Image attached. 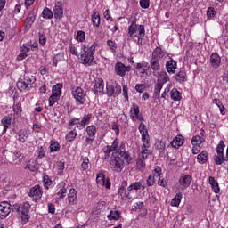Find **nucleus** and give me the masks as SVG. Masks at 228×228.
I'll use <instances>...</instances> for the list:
<instances>
[{
	"label": "nucleus",
	"mask_w": 228,
	"mask_h": 228,
	"mask_svg": "<svg viewBox=\"0 0 228 228\" xmlns=\"http://www.w3.org/2000/svg\"><path fill=\"white\" fill-rule=\"evenodd\" d=\"M113 151H117L118 154L120 152V151H126V150L118 149V139L114 140L111 146H108L105 152L107 154H110V152H113Z\"/></svg>",
	"instance_id": "obj_32"
},
{
	"label": "nucleus",
	"mask_w": 228,
	"mask_h": 228,
	"mask_svg": "<svg viewBox=\"0 0 228 228\" xmlns=\"http://www.w3.org/2000/svg\"><path fill=\"white\" fill-rule=\"evenodd\" d=\"M60 148L61 146L58 141H51L50 152H58V151H60Z\"/></svg>",
	"instance_id": "obj_47"
},
{
	"label": "nucleus",
	"mask_w": 228,
	"mask_h": 228,
	"mask_svg": "<svg viewBox=\"0 0 228 228\" xmlns=\"http://www.w3.org/2000/svg\"><path fill=\"white\" fill-rule=\"evenodd\" d=\"M43 183L46 190H49V186H52L53 180L47 175H43Z\"/></svg>",
	"instance_id": "obj_46"
},
{
	"label": "nucleus",
	"mask_w": 228,
	"mask_h": 228,
	"mask_svg": "<svg viewBox=\"0 0 228 228\" xmlns=\"http://www.w3.org/2000/svg\"><path fill=\"white\" fill-rule=\"evenodd\" d=\"M208 184H210L214 193H220V185H218V182L215 179V177L210 176L208 178Z\"/></svg>",
	"instance_id": "obj_31"
},
{
	"label": "nucleus",
	"mask_w": 228,
	"mask_h": 228,
	"mask_svg": "<svg viewBox=\"0 0 228 228\" xmlns=\"http://www.w3.org/2000/svg\"><path fill=\"white\" fill-rule=\"evenodd\" d=\"M53 15L54 19L57 20H61L63 19V5L61 2H56L53 6Z\"/></svg>",
	"instance_id": "obj_16"
},
{
	"label": "nucleus",
	"mask_w": 228,
	"mask_h": 228,
	"mask_svg": "<svg viewBox=\"0 0 228 228\" xmlns=\"http://www.w3.org/2000/svg\"><path fill=\"white\" fill-rule=\"evenodd\" d=\"M23 158L24 156H22V153L20 151H16L12 154V161L15 165H20Z\"/></svg>",
	"instance_id": "obj_33"
},
{
	"label": "nucleus",
	"mask_w": 228,
	"mask_h": 228,
	"mask_svg": "<svg viewBox=\"0 0 228 228\" xmlns=\"http://www.w3.org/2000/svg\"><path fill=\"white\" fill-rule=\"evenodd\" d=\"M204 142H206V138H204V135L202 134L200 135L193 136L191 139L192 145H202Z\"/></svg>",
	"instance_id": "obj_37"
},
{
	"label": "nucleus",
	"mask_w": 228,
	"mask_h": 228,
	"mask_svg": "<svg viewBox=\"0 0 228 228\" xmlns=\"http://www.w3.org/2000/svg\"><path fill=\"white\" fill-rule=\"evenodd\" d=\"M57 190L59 199H65V197H67V184L64 182H61L57 185Z\"/></svg>",
	"instance_id": "obj_25"
},
{
	"label": "nucleus",
	"mask_w": 228,
	"mask_h": 228,
	"mask_svg": "<svg viewBox=\"0 0 228 228\" xmlns=\"http://www.w3.org/2000/svg\"><path fill=\"white\" fill-rule=\"evenodd\" d=\"M91 18L94 28H99V26H101V14H99V12L93 11Z\"/></svg>",
	"instance_id": "obj_27"
},
{
	"label": "nucleus",
	"mask_w": 228,
	"mask_h": 228,
	"mask_svg": "<svg viewBox=\"0 0 228 228\" xmlns=\"http://www.w3.org/2000/svg\"><path fill=\"white\" fill-rule=\"evenodd\" d=\"M92 119V114H86L82 118V124H85L86 126L87 124H90V120Z\"/></svg>",
	"instance_id": "obj_64"
},
{
	"label": "nucleus",
	"mask_w": 228,
	"mask_h": 228,
	"mask_svg": "<svg viewBox=\"0 0 228 228\" xmlns=\"http://www.w3.org/2000/svg\"><path fill=\"white\" fill-rule=\"evenodd\" d=\"M27 168H28L30 172H37L39 168L38 162L35 159H30L27 165Z\"/></svg>",
	"instance_id": "obj_39"
},
{
	"label": "nucleus",
	"mask_w": 228,
	"mask_h": 228,
	"mask_svg": "<svg viewBox=\"0 0 228 228\" xmlns=\"http://www.w3.org/2000/svg\"><path fill=\"white\" fill-rule=\"evenodd\" d=\"M29 51H31V45L25 44L20 47V52L21 53H20L18 55V58H27L28 53H29Z\"/></svg>",
	"instance_id": "obj_36"
},
{
	"label": "nucleus",
	"mask_w": 228,
	"mask_h": 228,
	"mask_svg": "<svg viewBox=\"0 0 228 228\" xmlns=\"http://www.w3.org/2000/svg\"><path fill=\"white\" fill-rule=\"evenodd\" d=\"M118 193L120 197V199L124 200V199H127L128 195L126 193V187L121 186L118 191Z\"/></svg>",
	"instance_id": "obj_57"
},
{
	"label": "nucleus",
	"mask_w": 228,
	"mask_h": 228,
	"mask_svg": "<svg viewBox=\"0 0 228 228\" xmlns=\"http://www.w3.org/2000/svg\"><path fill=\"white\" fill-rule=\"evenodd\" d=\"M58 101H60V96L52 94V95L49 97V106H54Z\"/></svg>",
	"instance_id": "obj_55"
},
{
	"label": "nucleus",
	"mask_w": 228,
	"mask_h": 228,
	"mask_svg": "<svg viewBox=\"0 0 228 228\" xmlns=\"http://www.w3.org/2000/svg\"><path fill=\"white\" fill-rule=\"evenodd\" d=\"M28 195L29 197H32L34 200H40V199H42V187L36 185L30 188Z\"/></svg>",
	"instance_id": "obj_15"
},
{
	"label": "nucleus",
	"mask_w": 228,
	"mask_h": 228,
	"mask_svg": "<svg viewBox=\"0 0 228 228\" xmlns=\"http://www.w3.org/2000/svg\"><path fill=\"white\" fill-rule=\"evenodd\" d=\"M12 213V204L6 201L0 202V218L4 219Z\"/></svg>",
	"instance_id": "obj_12"
},
{
	"label": "nucleus",
	"mask_w": 228,
	"mask_h": 228,
	"mask_svg": "<svg viewBox=\"0 0 228 228\" xmlns=\"http://www.w3.org/2000/svg\"><path fill=\"white\" fill-rule=\"evenodd\" d=\"M128 191H133L134 190L135 191H138V190H145V185L142 182H134L127 187Z\"/></svg>",
	"instance_id": "obj_29"
},
{
	"label": "nucleus",
	"mask_w": 228,
	"mask_h": 228,
	"mask_svg": "<svg viewBox=\"0 0 228 228\" xmlns=\"http://www.w3.org/2000/svg\"><path fill=\"white\" fill-rule=\"evenodd\" d=\"M94 58H84L81 59L80 63H83V65H86V67H90V65L95 63Z\"/></svg>",
	"instance_id": "obj_53"
},
{
	"label": "nucleus",
	"mask_w": 228,
	"mask_h": 228,
	"mask_svg": "<svg viewBox=\"0 0 228 228\" xmlns=\"http://www.w3.org/2000/svg\"><path fill=\"white\" fill-rule=\"evenodd\" d=\"M96 183L99 186H105L107 190L111 188V183L110 180H106L103 173H98L96 175Z\"/></svg>",
	"instance_id": "obj_17"
},
{
	"label": "nucleus",
	"mask_w": 228,
	"mask_h": 228,
	"mask_svg": "<svg viewBox=\"0 0 228 228\" xmlns=\"http://www.w3.org/2000/svg\"><path fill=\"white\" fill-rule=\"evenodd\" d=\"M87 136L86 138V142L87 143H92L94 140H95V134H97V127L95 126L91 125L86 127Z\"/></svg>",
	"instance_id": "obj_14"
},
{
	"label": "nucleus",
	"mask_w": 228,
	"mask_h": 228,
	"mask_svg": "<svg viewBox=\"0 0 228 228\" xmlns=\"http://www.w3.org/2000/svg\"><path fill=\"white\" fill-rule=\"evenodd\" d=\"M128 37L140 40L142 37H145V27L136 24V20L132 21L128 27Z\"/></svg>",
	"instance_id": "obj_3"
},
{
	"label": "nucleus",
	"mask_w": 228,
	"mask_h": 228,
	"mask_svg": "<svg viewBox=\"0 0 228 228\" xmlns=\"http://www.w3.org/2000/svg\"><path fill=\"white\" fill-rule=\"evenodd\" d=\"M15 209L19 212L22 224H28L29 221V210L31 209V205L25 202L20 205H15Z\"/></svg>",
	"instance_id": "obj_5"
},
{
	"label": "nucleus",
	"mask_w": 228,
	"mask_h": 228,
	"mask_svg": "<svg viewBox=\"0 0 228 228\" xmlns=\"http://www.w3.org/2000/svg\"><path fill=\"white\" fill-rule=\"evenodd\" d=\"M131 117L133 120H139L140 122H143V116L140 114V107L135 103L133 104L131 108Z\"/></svg>",
	"instance_id": "obj_19"
},
{
	"label": "nucleus",
	"mask_w": 228,
	"mask_h": 228,
	"mask_svg": "<svg viewBox=\"0 0 228 228\" xmlns=\"http://www.w3.org/2000/svg\"><path fill=\"white\" fill-rule=\"evenodd\" d=\"M76 38L77 42H84L85 40H86V33H85V31L78 30L77 32Z\"/></svg>",
	"instance_id": "obj_51"
},
{
	"label": "nucleus",
	"mask_w": 228,
	"mask_h": 228,
	"mask_svg": "<svg viewBox=\"0 0 228 228\" xmlns=\"http://www.w3.org/2000/svg\"><path fill=\"white\" fill-rule=\"evenodd\" d=\"M181 200H183V193L178 192L175 194V196L171 200V206L175 208H179V205L181 204Z\"/></svg>",
	"instance_id": "obj_35"
},
{
	"label": "nucleus",
	"mask_w": 228,
	"mask_h": 228,
	"mask_svg": "<svg viewBox=\"0 0 228 228\" xmlns=\"http://www.w3.org/2000/svg\"><path fill=\"white\" fill-rule=\"evenodd\" d=\"M155 183H156V176H154L153 175H150L146 182L147 186H154Z\"/></svg>",
	"instance_id": "obj_58"
},
{
	"label": "nucleus",
	"mask_w": 228,
	"mask_h": 228,
	"mask_svg": "<svg viewBox=\"0 0 228 228\" xmlns=\"http://www.w3.org/2000/svg\"><path fill=\"white\" fill-rule=\"evenodd\" d=\"M116 74L120 76V77H124L127 72L131 70V67L124 65L122 62L116 63L115 66Z\"/></svg>",
	"instance_id": "obj_13"
},
{
	"label": "nucleus",
	"mask_w": 228,
	"mask_h": 228,
	"mask_svg": "<svg viewBox=\"0 0 228 228\" xmlns=\"http://www.w3.org/2000/svg\"><path fill=\"white\" fill-rule=\"evenodd\" d=\"M106 90L109 97H118L122 93V87L117 82H107Z\"/></svg>",
	"instance_id": "obj_6"
},
{
	"label": "nucleus",
	"mask_w": 228,
	"mask_h": 228,
	"mask_svg": "<svg viewBox=\"0 0 228 228\" xmlns=\"http://www.w3.org/2000/svg\"><path fill=\"white\" fill-rule=\"evenodd\" d=\"M170 97L173 101H181V99H183L181 92H179V90H177L176 88H173L171 90Z\"/></svg>",
	"instance_id": "obj_38"
},
{
	"label": "nucleus",
	"mask_w": 228,
	"mask_h": 228,
	"mask_svg": "<svg viewBox=\"0 0 228 228\" xmlns=\"http://www.w3.org/2000/svg\"><path fill=\"white\" fill-rule=\"evenodd\" d=\"M162 169L159 166H155L153 169V176L154 177H161Z\"/></svg>",
	"instance_id": "obj_61"
},
{
	"label": "nucleus",
	"mask_w": 228,
	"mask_h": 228,
	"mask_svg": "<svg viewBox=\"0 0 228 228\" xmlns=\"http://www.w3.org/2000/svg\"><path fill=\"white\" fill-rule=\"evenodd\" d=\"M216 13V11H215L214 7H209L207 10V16L208 19H213V17H215Z\"/></svg>",
	"instance_id": "obj_62"
},
{
	"label": "nucleus",
	"mask_w": 228,
	"mask_h": 228,
	"mask_svg": "<svg viewBox=\"0 0 228 228\" xmlns=\"http://www.w3.org/2000/svg\"><path fill=\"white\" fill-rule=\"evenodd\" d=\"M93 92L96 95H102L104 94V80L102 78H96L93 82Z\"/></svg>",
	"instance_id": "obj_10"
},
{
	"label": "nucleus",
	"mask_w": 228,
	"mask_h": 228,
	"mask_svg": "<svg viewBox=\"0 0 228 228\" xmlns=\"http://www.w3.org/2000/svg\"><path fill=\"white\" fill-rule=\"evenodd\" d=\"M12 118H13V114L10 113L7 116H4L2 120H1V124L3 125V134H4L6 133V131H8V129H10V127L12 126Z\"/></svg>",
	"instance_id": "obj_18"
},
{
	"label": "nucleus",
	"mask_w": 228,
	"mask_h": 228,
	"mask_svg": "<svg viewBox=\"0 0 228 228\" xmlns=\"http://www.w3.org/2000/svg\"><path fill=\"white\" fill-rule=\"evenodd\" d=\"M36 20H37V12H32L28 13V17L26 18V24H25V29H27V31H29V29H31V26L35 24Z\"/></svg>",
	"instance_id": "obj_22"
},
{
	"label": "nucleus",
	"mask_w": 228,
	"mask_h": 228,
	"mask_svg": "<svg viewBox=\"0 0 228 228\" xmlns=\"http://www.w3.org/2000/svg\"><path fill=\"white\" fill-rule=\"evenodd\" d=\"M12 110L14 111V117L18 118L22 115V104L19 102L13 104Z\"/></svg>",
	"instance_id": "obj_34"
},
{
	"label": "nucleus",
	"mask_w": 228,
	"mask_h": 228,
	"mask_svg": "<svg viewBox=\"0 0 228 228\" xmlns=\"http://www.w3.org/2000/svg\"><path fill=\"white\" fill-rule=\"evenodd\" d=\"M108 220H120V212L118 210H110L107 216Z\"/></svg>",
	"instance_id": "obj_40"
},
{
	"label": "nucleus",
	"mask_w": 228,
	"mask_h": 228,
	"mask_svg": "<svg viewBox=\"0 0 228 228\" xmlns=\"http://www.w3.org/2000/svg\"><path fill=\"white\" fill-rule=\"evenodd\" d=\"M152 58H170L168 53L163 51L161 47H156L152 53Z\"/></svg>",
	"instance_id": "obj_24"
},
{
	"label": "nucleus",
	"mask_w": 228,
	"mask_h": 228,
	"mask_svg": "<svg viewBox=\"0 0 228 228\" xmlns=\"http://www.w3.org/2000/svg\"><path fill=\"white\" fill-rule=\"evenodd\" d=\"M95 55V45H92L89 48L86 45L81 47L80 58H94Z\"/></svg>",
	"instance_id": "obj_11"
},
{
	"label": "nucleus",
	"mask_w": 228,
	"mask_h": 228,
	"mask_svg": "<svg viewBox=\"0 0 228 228\" xmlns=\"http://www.w3.org/2000/svg\"><path fill=\"white\" fill-rule=\"evenodd\" d=\"M166 69L168 74H175V69H177V62H175V61L171 59L166 63Z\"/></svg>",
	"instance_id": "obj_30"
},
{
	"label": "nucleus",
	"mask_w": 228,
	"mask_h": 228,
	"mask_svg": "<svg viewBox=\"0 0 228 228\" xmlns=\"http://www.w3.org/2000/svg\"><path fill=\"white\" fill-rule=\"evenodd\" d=\"M30 131L28 129H22L20 130L17 133V140L18 142H20L21 143H24L28 138H29Z\"/></svg>",
	"instance_id": "obj_23"
},
{
	"label": "nucleus",
	"mask_w": 228,
	"mask_h": 228,
	"mask_svg": "<svg viewBox=\"0 0 228 228\" xmlns=\"http://www.w3.org/2000/svg\"><path fill=\"white\" fill-rule=\"evenodd\" d=\"M136 167L138 170H145V162L142 159H137L136 160Z\"/></svg>",
	"instance_id": "obj_59"
},
{
	"label": "nucleus",
	"mask_w": 228,
	"mask_h": 228,
	"mask_svg": "<svg viewBox=\"0 0 228 228\" xmlns=\"http://www.w3.org/2000/svg\"><path fill=\"white\" fill-rule=\"evenodd\" d=\"M61 88H63V84L58 83L53 87L52 94L61 97Z\"/></svg>",
	"instance_id": "obj_42"
},
{
	"label": "nucleus",
	"mask_w": 228,
	"mask_h": 228,
	"mask_svg": "<svg viewBox=\"0 0 228 228\" xmlns=\"http://www.w3.org/2000/svg\"><path fill=\"white\" fill-rule=\"evenodd\" d=\"M151 65L152 70H159L160 65H159V60L158 58H152L151 60Z\"/></svg>",
	"instance_id": "obj_49"
},
{
	"label": "nucleus",
	"mask_w": 228,
	"mask_h": 228,
	"mask_svg": "<svg viewBox=\"0 0 228 228\" xmlns=\"http://www.w3.org/2000/svg\"><path fill=\"white\" fill-rule=\"evenodd\" d=\"M197 160L200 165H204L208 161V151H202L197 157Z\"/></svg>",
	"instance_id": "obj_43"
},
{
	"label": "nucleus",
	"mask_w": 228,
	"mask_h": 228,
	"mask_svg": "<svg viewBox=\"0 0 228 228\" xmlns=\"http://www.w3.org/2000/svg\"><path fill=\"white\" fill-rule=\"evenodd\" d=\"M154 76L157 77L158 83H161L162 86L164 83H168V81H170L168 74H167L165 71L157 72L154 74Z\"/></svg>",
	"instance_id": "obj_26"
},
{
	"label": "nucleus",
	"mask_w": 228,
	"mask_h": 228,
	"mask_svg": "<svg viewBox=\"0 0 228 228\" xmlns=\"http://www.w3.org/2000/svg\"><path fill=\"white\" fill-rule=\"evenodd\" d=\"M146 88H147V86L145 84H137L135 86V90L139 94H143V92H145Z\"/></svg>",
	"instance_id": "obj_60"
},
{
	"label": "nucleus",
	"mask_w": 228,
	"mask_h": 228,
	"mask_svg": "<svg viewBox=\"0 0 228 228\" xmlns=\"http://www.w3.org/2000/svg\"><path fill=\"white\" fill-rule=\"evenodd\" d=\"M68 201L71 206H76V204H77V191H76V189H69L68 193Z\"/></svg>",
	"instance_id": "obj_21"
},
{
	"label": "nucleus",
	"mask_w": 228,
	"mask_h": 228,
	"mask_svg": "<svg viewBox=\"0 0 228 228\" xmlns=\"http://www.w3.org/2000/svg\"><path fill=\"white\" fill-rule=\"evenodd\" d=\"M131 117L133 120H139L140 122H143V116L140 114V107L135 103L133 104L131 108Z\"/></svg>",
	"instance_id": "obj_20"
},
{
	"label": "nucleus",
	"mask_w": 228,
	"mask_h": 228,
	"mask_svg": "<svg viewBox=\"0 0 228 228\" xmlns=\"http://www.w3.org/2000/svg\"><path fill=\"white\" fill-rule=\"evenodd\" d=\"M77 136V132H76L75 130L69 131L66 134V141L67 142H74V140H76Z\"/></svg>",
	"instance_id": "obj_48"
},
{
	"label": "nucleus",
	"mask_w": 228,
	"mask_h": 228,
	"mask_svg": "<svg viewBox=\"0 0 228 228\" xmlns=\"http://www.w3.org/2000/svg\"><path fill=\"white\" fill-rule=\"evenodd\" d=\"M184 145V137L183 135H176L175 139L171 141V146L174 149H179V147H183Z\"/></svg>",
	"instance_id": "obj_28"
},
{
	"label": "nucleus",
	"mask_w": 228,
	"mask_h": 228,
	"mask_svg": "<svg viewBox=\"0 0 228 228\" xmlns=\"http://www.w3.org/2000/svg\"><path fill=\"white\" fill-rule=\"evenodd\" d=\"M139 132L141 134V139L142 142V145L141 147V156L142 159H147L149 155L151 154V139L149 137V131L147 130V126L143 123H140L138 126Z\"/></svg>",
	"instance_id": "obj_2"
},
{
	"label": "nucleus",
	"mask_w": 228,
	"mask_h": 228,
	"mask_svg": "<svg viewBox=\"0 0 228 228\" xmlns=\"http://www.w3.org/2000/svg\"><path fill=\"white\" fill-rule=\"evenodd\" d=\"M107 45H108V47H110V49L112 53L117 52V43H115L113 40H111V39L108 40Z\"/></svg>",
	"instance_id": "obj_56"
},
{
	"label": "nucleus",
	"mask_w": 228,
	"mask_h": 228,
	"mask_svg": "<svg viewBox=\"0 0 228 228\" xmlns=\"http://www.w3.org/2000/svg\"><path fill=\"white\" fill-rule=\"evenodd\" d=\"M174 77L176 81H179V83H183L187 80L186 72L184 71H179L176 75L174 76Z\"/></svg>",
	"instance_id": "obj_44"
},
{
	"label": "nucleus",
	"mask_w": 228,
	"mask_h": 228,
	"mask_svg": "<svg viewBox=\"0 0 228 228\" xmlns=\"http://www.w3.org/2000/svg\"><path fill=\"white\" fill-rule=\"evenodd\" d=\"M42 15H43V19H53V11L51 9H49L48 7H45L43 12H42Z\"/></svg>",
	"instance_id": "obj_45"
},
{
	"label": "nucleus",
	"mask_w": 228,
	"mask_h": 228,
	"mask_svg": "<svg viewBox=\"0 0 228 228\" xmlns=\"http://www.w3.org/2000/svg\"><path fill=\"white\" fill-rule=\"evenodd\" d=\"M225 149V143L224 141H220L216 147V155L214 157V161L216 165H222L224 161H225V158L224 157V151Z\"/></svg>",
	"instance_id": "obj_7"
},
{
	"label": "nucleus",
	"mask_w": 228,
	"mask_h": 228,
	"mask_svg": "<svg viewBox=\"0 0 228 228\" xmlns=\"http://www.w3.org/2000/svg\"><path fill=\"white\" fill-rule=\"evenodd\" d=\"M81 161H82V163H81V168L83 169V170H88V168H89V165H90V159H88V158L87 157H82L81 158Z\"/></svg>",
	"instance_id": "obj_50"
},
{
	"label": "nucleus",
	"mask_w": 228,
	"mask_h": 228,
	"mask_svg": "<svg viewBox=\"0 0 228 228\" xmlns=\"http://www.w3.org/2000/svg\"><path fill=\"white\" fill-rule=\"evenodd\" d=\"M191 181H192L191 175L182 174L178 180V184H179L178 189L184 191L187 188H190V184H191Z\"/></svg>",
	"instance_id": "obj_9"
},
{
	"label": "nucleus",
	"mask_w": 228,
	"mask_h": 228,
	"mask_svg": "<svg viewBox=\"0 0 228 228\" xmlns=\"http://www.w3.org/2000/svg\"><path fill=\"white\" fill-rule=\"evenodd\" d=\"M210 63L214 69H218L222 63V60L220 58H212L210 59Z\"/></svg>",
	"instance_id": "obj_54"
},
{
	"label": "nucleus",
	"mask_w": 228,
	"mask_h": 228,
	"mask_svg": "<svg viewBox=\"0 0 228 228\" xmlns=\"http://www.w3.org/2000/svg\"><path fill=\"white\" fill-rule=\"evenodd\" d=\"M71 94L77 104L83 105L86 102V91H84L80 86H73L71 88Z\"/></svg>",
	"instance_id": "obj_4"
},
{
	"label": "nucleus",
	"mask_w": 228,
	"mask_h": 228,
	"mask_svg": "<svg viewBox=\"0 0 228 228\" xmlns=\"http://www.w3.org/2000/svg\"><path fill=\"white\" fill-rule=\"evenodd\" d=\"M163 89V84L162 83H157L154 88L153 97L154 99H159V95L161 94V90Z\"/></svg>",
	"instance_id": "obj_41"
},
{
	"label": "nucleus",
	"mask_w": 228,
	"mask_h": 228,
	"mask_svg": "<svg viewBox=\"0 0 228 228\" xmlns=\"http://www.w3.org/2000/svg\"><path fill=\"white\" fill-rule=\"evenodd\" d=\"M56 170L59 175H61V174H63V171L65 170V162L61 160L57 162Z\"/></svg>",
	"instance_id": "obj_52"
},
{
	"label": "nucleus",
	"mask_w": 228,
	"mask_h": 228,
	"mask_svg": "<svg viewBox=\"0 0 228 228\" xmlns=\"http://www.w3.org/2000/svg\"><path fill=\"white\" fill-rule=\"evenodd\" d=\"M124 161L126 165H131L133 158L128 151L121 150L116 157L110 159V167L113 172H122L124 170Z\"/></svg>",
	"instance_id": "obj_1"
},
{
	"label": "nucleus",
	"mask_w": 228,
	"mask_h": 228,
	"mask_svg": "<svg viewBox=\"0 0 228 228\" xmlns=\"http://www.w3.org/2000/svg\"><path fill=\"white\" fill-rule=\"evenodd\" d=\"M33 83H35L34 78L25 77L17 83V87L20 90V92H27L29 90V88H31V86H33Z\"/></svg>",
	"instance_id": "obj_8"
},
{
	"label": "nucleus",
	"mask_w": 228,
	"mask_h": 228,
	"mask_svg": "<svg viewBox=\"0 0 228 228\" xmlns=\"http://www.w3.org/2000/svg\"><path fill=\"white\" fill-rule=\"evenodd\" d=\"M37 159H42V158H44V156H45V150H44V147H40L37 151Z\"/></svg>",
	"instance_id": "obj_63"
}]
</instances>
